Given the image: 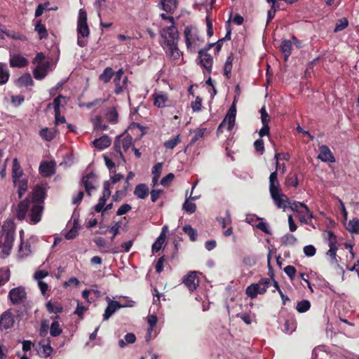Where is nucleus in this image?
Here are the masks:
<instances>
[{"label": "nucleus", "instance_id": "obj_41", "mask_svg": "<svg viewBox=\"0 0 359 359\" xmlns=\"http://www.w3.org/2000/svg\"><path fill=\"white\" fill-rule=\"evenodd\" d=\"M46 309L49 313H61L63 311V307L60 304L55 305L51 302H48L46 304Z\"/></svg>", "mask_w": 359, "mask_h": 359}, {"label": "nucleus", "instance_id": "obj_54", "mask_svg": "<svg viewBox=\"0 0 359 359\" xmlns=\"http://www.w3.org/2000/svg\"><path fill=\"white\" fill-rule=\"evenodd\" d=\"M35 30L38 32L40 39L46 38L47 36V31L44 25L37 24Z\"/></svg>", "mask_w": 359, "mask_h": 359}, {"label": "nucleus", "instance_id": "obj_38", "mask_svg": "<svg viewBox=\"0 0 359 359\" xmlns=\"http://www.w3.org/2000/svg\"><path fill=\"white\" fill-rule=\"evenodd\" d=\"M136 340V337L133 333H128L125 336V341L120 339L118 341V346L121 348L124 347L126 344H133Z\"/></svg>", "mask_w": 359, "mask_h": 359}, {"label": "nucleus", "instance_id": "obj_25", "mask_svg": "<svg viewBox=\"0 0 359 359\" xmlns=\"http://www.w3.org/2000/svg\"><path fill=\"white\" fill-rule=\"evenodd\" d=\"M134 194L139 198H145L149 194V189L144 184H140L136 186Z\"/></svg>", "mask_w": 359, "mask_h": 359}, {"label": "nucleus", "instance_id": "obj_3", "mask_svg": "<svg viewBox=\"0 0 359 359\" xmlns=\"http://www.w3.org/2000/svg\"><path fill=\"white\" fill-rule=\"evenodd\" d=\"M269 192L271 198L278 208L285 210L288 208L290 201L288 197L282 192L278 180V172L274 171L269 176Z\"/></svg>", "mask_w": 359, "mask_h": 359}, {"label": "nucleus", "instance_id": "obj_10", "mask_svg": "<svg viewBox=\"0 0 359 359\" xmlns=\"http://www.w3.org/2000/svg\"><path fill=\"white\" fill-rule=\"evenodd\" d=\"M325 238L326 239L330 247V249L327 252V255L330 257L332 259L336 261L337 251V248L336 246L337 237L332 231H327L326 236H325Z\"/></svg>", "mask_w": 359, "mask_h": 359}, {"label": "nucleus", "instance_id": "obj_23", "mask_svg": "<svg viewBox=\"0 0 359 359\" xmlns=\"http://www.w3.org/2000/svg\"><path fill=\"white\" fill-rule=\"evenodd\" d=\"M93 145L100 150L108 147L111 144V140L107 135H103L101 137L93 141Z\"/></svg>", "mask_w": 359, "mask_h": 359}, {"label": "nucleus", "instance_id": "obj_61", "mask_svg": "<svg viewBox=\"0 0 359 359\" xmlns=\"http://www.w3.org/2000/svg\"><path fill=\"white\" fill-rule=\"evenodd\" d=\"M219 223L222 225V228H225L231 222V219L229 212H226V217L224 218L218 219Z\"/></svg>", "mask_w": 359, "mask_h": 359}, {"label": "nucleus", "instance_id": "obj_47", "mask_svg": "<svg viewBox=\"0 0 359 359\" xmlns=\"http://www.w3.org/2000/svg\"><path fill=\"white\" fill-rule=\"evenodd\" d=\"M183 210L187 213L192 214L196 210V205L195 203L189 202V199H186L183 204Z\"/></svg>", "mask_w": 359, "mask_h": 359}, {"label": "nucleus", "instance_id": "obj_15", "mask_svg": "<svg viewBox=\"0 0 359 359\" xmlns=\"http://www.w3.org/2000/svg\"><path fill=\"white\" fill-rule=\"evenodd\" d=\"M107 300L108 305L103 315L104 320H108L116 311L117 309L123 307L118 302L113 301L109 297L107 298Z\"/></svg>", "mask_w": 359, "mask_h": 359}, {"label": "nucleus", "instance_id": "obj_64", "mask_svg": "<svg viewBox=\"0 0 359 359\" xmlns=\"http://www.w3.org/2000/svg\"><path fill=\"white\" fill-rule=\"evenodd\" d=\"M254 147H255L256 151H257L259 152H263L264 149L263 140L261 138L257 140L254 142Z\"/></svg>", "mask_w": 359, "mask_h": 359}, {"label": "nucleus", "instance_id": "obj_14", "mask_svg": "<svg viewBox=\"0 0 359 359\" xmlns=\"http://www.w3.org/2000/svg\"><path fill=\"white\" fill-rule=\"evenodd\" d=\"M22 179H25V173L18 162V158H15L13 160V165H12V180H13V182H18V180H20Z\"/></svg>", "mask_w": 359, "mask_h": 359}, {"label": "nucleus", "instance_id": "obj_13", "mask_svg": "<svg viewBox=\"0 0 359 359\" xmlns=\"http://www.w3.org/2000/svg\"><path fill=\"white\" fill-rule=\"evenodd\" d=\"M86 191L90 196L91 191L95 189V184L97 183V177L93 172L84 176L82 180Z\"/></svg>", "mask_w": 359, "mask_h": 359}, {"label": "nucleus", "instance_id": "obj_40", "mask_svg": "<svg viewBox=\"0 0 359 359\" xmlns=\"http://www.w3.org/2000/svg\"><path fill=\"white\" fill-rule=\"evenodd\" d=\"M31 252V245L29 243H21L19 248V255L20 257H27Z\"/></svg>", "mask_w": 359, "mask_h": 359}, {"label": "nucleus", "instance_id": "obj_4", "mask_svg": "<svg viewBox=\"0 0 359 359\" xmlns=\"http://www.w3.org/2000/svg\"><path fill=\"white\" fill-rule=\"evenodd\" d=\"M77 44L81 47L87 45V39L90 34V29L87 22V13L83 8L79 11L77 19Z\"/></svg>", "mask_w": 359, "mask_h": 359}, {"label": "nucleus", "instance_id": "obj_62", "mask_svg": "<svg viewBox=\"0 0 359 359\" xmlns=\"http://www.w3.org/2000/svg\"><path fill=\"white\" fill-rule=\"evenodd\" d=\"M42 353L44 357L47 358L50 356L53 352V348L50 346V344L42 345Z\"/></svg>", "mask_w": 359, "mask_h": 359}, {"label": "nucleus", "instance_id": "obj_29", "mask_svg": "<svg viewBox=\"0 0 359 359\" xmlns=\"http://www.w3.org/2000/svg\"><path fill=\"white\" fill-rule=\"evenodd\" d=\"M154 97V105L158 107H163L165 105V102L168 100L166 95L162 92L159 93H155Z\"/></svg>", "mask_w": 359, "mask_h": 359}, {"label": "nucleus", "instance_id": "obj_49", "mask_svg": "<svg viewBox=\"0 0 359 359\" xmlns=\"http://www.w3.org/2000/svg\"><path fill=\"white\" fill-rule=\"evenodd\" d=\"M348 25V20L345 18H342L338 20L334 28V32H339L344 29Z\"/></svg>", "mask_w": 359, "mask_h": 359}, {"label": "nucleus", "instance_id": "obj_57", "mask_svg": "<svg viewBox=\"0 0 359 359\" xmlns=\"http://www.w3.org/2000/svg\"><path fill=\"white\" fill-rule=\"evenodd\" d=\"M48 273L46 271L40 270L37 271L34 274V278L36 281L43 280L44 278L48 276Z\"/></svg>", "mask_w": 359, "mask_h": 359}, {"label": "nucleus", "instance_id": "obj_39", "mask_svg": "<svg viewBox=\"0 0 359 359\" xmlns=\"http://www.w3.org/2000/svg\"><path fill=\"white\" fill-rule=\"evenodd\" d=\"M297 240L292 234H285L281 238V242L285 245H293L297 243Z\"/></svg>", "mask_w": 359, "mask_h": 359}, {"label": "nucleus", "instance_id": "obj_63", "mask_svg": "<svg viewBox=\"0 0 359 359\" xmlns=\"http://www.w3.org/2000/svg\"><path fill=\"white\" fill-rule=\"evenodd\" d=\"M202 100L199 97L196 98V100L191 103L192 109L194 111H198L201 108Z\"/></svg>", "mask_w": 359, "mask_h": 359}, {"label": "nucleus", "instance_id": "obj_19", "mask_svg": "<svg viewBox=\"0 0 359 359\" xmlns=\"http://www.w3.org/2000/svg\"><path fill=\"white\" fill-rule=\"evenodd\" d=\"M320 153L318 158L323 162H334V157L329 147L326 145H322L319 147Z\"/></svg>", "mask_w": 359, "mask_h": 359}, {"label": "nucleus", "instance_id": "obj_51", "mask_svg": "<svg viewBox=\"0 0 359 359\" xmlns=\"http://www.w3.org/2000/svg\"><path fill=\"white\" fill-rule=\"evenodd\" d=\"M180 142V135H177L175 137L171 139V140H169L168 141H166L165 143H164V146L167 148V149H172L174 147H175L177 146V144Z\"/></svg>", "mask_w": 359, "mask_h": 359}, {"label": "nucleus", "instance_id": "obj_55", "mask_svg": "<svg viewBox=\"0 0 359 359\" xmlns=\"http://www.w3.org/2000/svg\"><path fill=\"white\" fill-rule=\"evenodd\" d=\"M304 253L308 257H313L316 252L315 247L312 245H306L304 248Z\"/></svg>", "mask_w": 359, "mask_h": 359}, {"label": "nucleus", "instance_id": "obj_18", "mask_svg": "<svg viewBox=\"0 0 359 359\" xmlns=\"http://www.w3.org/2000/svg\"><path fill=\"white\" fill-rule=\"evenodd\" d=\"M292 210L299 212L302 214H309V218H313V213L310 212L308 206L301 202H290L289 206Z\"/></svg>", "mask_w": 359, "mask_h": 359}, {"label": "nucleus", "instance_id": "obj_22", "mask_svg": "<svg viewBox=\"0 0 359 359\" xmlns=\"http://www.w3.org/2000/svg\"><path fill=\"white\" fill-rule=\"evenodd\" d=\"M14 320L11 312L6 311L0 318V327L4 329H8L13 325Z\"/></svg>", "mask_w": 359, "mask_h": 359}, {"label": "nucleus", "instance_id": "obj_7", "mask_svg": "<svg viewBox=\"0 0 359 359\" xmlns=\"http://www.w3.org/2000/svg\"><path fill=\"white\" fill-rule=\"evenodd\" d=\"M133 140L130 135H119L116 138L114 143V147L116 151L119 154L120 157L122 158L124 163L126 162V160L123 157L122 151H121V148L122 147L124 151H127L131 147H133Z\"/></svg>", "mask_w": 359, "mask_h": 359}, {"label": "nucleus", "instance_id": "obj_17", "mask_svg": "<svg viewBox=\"0 0 359 359\" xmlns=\"http://www.w3.org/2000/svg\"><path fill=\"white\" fill-rule=\"evenodd\" d=\"M28 65V60L19 54L11 55L10 66L11 67L22 68Z\"/></svg>", "mask_w": 359, "mask_h": 359}, {"label": "nucleus", "instance_id": "obj_56", "mask_svg": "<svg viewBox=\"0 0 359 359\" xmlns=\"http://www.w3.org/2000/svg\"><path fill=\"white\" fill-rule=\"evenodd\" d=\"M284 271L290 278V279H293L297 271L294 266L288 265L284 268Z\"/></svg>", "mask_w": 359, "mask_h": 359}, {"label": "nucleus", "instance_id": "obj_36", "mask_svg": "<svg viewBox=\"0 0 359 359\" xmlns=\"http://www.w3.org/2000/svg\"><path fill=\"white\" fill-rule=\"evenodd\" d=\"M346 229L348 231L352 233H358L359 232V219H353L348 222L347 224Z\"/></svg>", "mask_w": 359, "mask_h": 359}, {"label": "nucleus", "instance_id": "obj_12", "mask_svg": "<svg viewBox=\"0 0 359 359\" xmlns=\"http://www.w3.org/2000/svg\"><path fill=\"white\" fill-rule=\"evenodd\" d=\"M183 283L190 291L196 290L199 285V278L196 271H191L183 279Z\"/></svg>", "mask_w": 359, "mask_h": 359}, {"label": "nucleus", "instance_id": "obj_58", "mask_svg": "<svg viewBox=\"0 0 359 359\" xmlns=\"http://www.w3.org/2000/svg\"><path fill=\"white\" fill-rule=\"evenodd\" d=\"M172 173L168 174L165 177H163L161 180V184L165 187L168 186L174 179Z\"/></svg>", "mask_w": 359, "mask_h": 359}, {"label": "nucleus", "instance_id": "obj_21", "mask_svg": "<svg viewBox=\"0 0 359 359\" xmlns=\"http://www.w3.org/2000/svg\"><path fill=\"white\" fill-rule=\"evenodd\" d=\"M49 66V62H45V63L38 65L33 72L34 78L39 80L45 78Z\"/></svg>", "mask_w": 359, "mask_h": 359}, {"label": "nucleus", "instance_id": "obj_2", "mask_svg": "<svg viewBox=\"0 0 359 359\" xmlns=\"http://www.w3.org/2000/svg\"><path fill=\"white\" fill-rule=\"evenodd\" d=\"M29 209H30L29 215L30 223L35 224L39 222L41 219L43 206L39 203H31L28 198H25L18 205L16 210L17 218L19 220H23Z\"/></svg>", "mask_w": 359, "mask_h": 359}, {"label": "nucleus", "instance_id": "obj_48", "mask_svg": "<svg viewBox=\"0 0 359 359\" xmlns=\"http://www.w3.org/2000/svg\"><path fill=\"white\" fill-rule=\"evenodd\" d=\"M10 278V271L8 269L0 270V286L4 285Z\"/></svg>", "mask_w": 359, "mask_h": 359}, {"label": "nucleus", "instance_id": "obj_6", "mask_svg": "<svg viewBox=\"0 0 359 359\" xmlns=\"http://www.w3.org/2000/svg\"><path fill=\"white\" fill-rule=\"evenodd\" d=\"M271 284V280L267 278L260 279L259 283H253L246 288V294L251 299L255 298L258 294L266 292L267 288Z\"/></svg>", "mask_w": 359, "mask_h": 359}, {"label": "nucleus", "instance_id": "obj_9", "mask_svg": "<svg viewBox=\"0 0 359 359\" xmlns=\"http://www.w3.org/2000/svg\"><path fill=\"white\" fill-rule=\"evenodd\" d=\"M8 297L13 305L23 304L27 299L25 288L22 286L10 290Z\"/></svg>", "mask_w": 359, "mask_h": 359}, {"label": "nucleus", "instance_id": "obj_28", "mask_svg": "<svg viewBox=\"0 0 359 359\" xmlns=\"http://www.w3.org/2000/svg\"><path fill=\"white\" fill-rule=\"evenodd\" d=\"M177 0H161L163 10L168 13L173 12L177 8Z\"/></svg>", "mask_w": 359, "mask_h": 359}, {"label": "nucleus", "instance_id": "obj_8", "mask_svg": "<svg viewBox=\"0 0 359 359\" xmlns=\"http://www.w3.org/2000/svg\"><path fill=\"white\" fill-rule=\"evenodd\" d=\"M236 110L235 107V103L233 102L230 107V109L228 111V113L224 118V119L222 121V122L220 123L217 128L218 133H222V129L223 128H226V129L230 131L233 128L235 124L236 121Z\"/></svg>", "mask_w": 359, "mask_h": 359}, {"label": "nucleus", "instance_id": "obj_30", "mask_svg": "<svg viewBox=\"0 0 359 359\" xmlns=\"http://www.w3.org/2000/svg\"><path fill=\"white\" fill-rule=\"evenodd\" d=\"M40 172L45 176H50L53 172V166L51 163L43 162L39 166Z\"/></svg>", "mask_w": 359, "mask_h": 359}, {"label": "nucleus", "instance_id": "obj_59", "mask_svg": "<svg viewBox=\"0 0 359 359\" xmlns=\"http://www.w3.org/2000/svg\"><path fill=\"white\" fill-rule=\"evenodd\" d=\"M131 206L129 204H123L122 205L116 212V215L118 216L123 215L127 213L129 210H130Z\"/></svg>", "mask_w": 359, "mask_h": 359}, {"label": "nucleus", "instance_id": "obj_52", "mask_svg": "<svg viewBox=\"0 0 359 359\" xmlns=\"http://www.w3.org/2000/svg\"><path fill=\"white\" fill-rule=\"evenodd\" d=\"M106 118L111 123H116L118 119V114L115 109H111L106 114Z\"/></svg>", "mask_w": 359, "mask_h": 359}, {"label": "nucleus", "instance_id": "obj_34", "mask_svg": "<svg viewBox=\"0 0 359 359\" xmlns=\"http://www.w3.org/2000/svg\"><path fill=\"white\" fill-rule=\"evenodd\" d=\"M296 330V323L292 319H287L283 325V331L287 334H291Z\"/></svg>", "mask_w": 359, "mask_h": 359}, {"label": "nucleus", "instance_id": "obj_1", "mask_svg": "<svg viewBox=\"0 0 359 359\" xmlns=\"http://www.w3.org/2000/svg\"><path fill=\"white\" fill-rule=\"evenodd\" d=\"M164 20H169L170 25L164 27L161 35L164 39L163 48L169 57L173 60H178L182 55V52L178 48L179 35L177 28L175 26V20L172 17L167 16L165 14H161Z\"/></svg>", "mask_w": 359, "mask_h": 359}, {"label": "nucleus", "instance_id": "obj_5", "mask_svg": "<svg viewBox=\"0 0 359 359\" xmlns=\"http://www.w3.org/2000/svg\"><path fill=\"white\" fill-rule=\"evenodd\" d=\"M4 233L1 234L0 237V249L1 250V256L4 258L8 256L10 253V251L13 247V243L14 241V231L13 230H4V226H3Z\"/></svg>", "mask_w": 359, "mask_h": 359}, {"label": "nucleus", "instance_id": "obj_20", "mask_svg": "<svg viewBox=\"0 0 359 359\" xmlns=\"http://www.w3.org/2000/svg\"><path fill=\"white\" fill-rule=\"evenodd\" d=\"M292 43H295L297 45V46H299V44L298 43V41H297V38L294 37V36L292 37V41L291 40H284L282 42L280 48H281L282 52L283 53V54L285 55V60H287V57L291 54Z\"/></svg>", "mask_w": 359, "mask_h": 359}, {"label": "nucleus", "instance_id": "obj_60", "mask_svg": "<svg viewBox=\"0 0 359 359\" xmlns=\"http://www.w3.org/2000/svg\"><path fill=\"white\" fill-rule=\"evenodd\" d=\"M60 99H64V97L59 95L53 100L52 104L53 105L55 113H58L60 111Z\"/></svg>", "mask_w": 359, "mask_h": 359}, {"label": "nucleus", "instance_id": "obj_53", "mask_svg": "<svg viewBox=\"0 0 359 359\" xmlns=\"http://www.w3.org/2000/svg\"><path fill=\"white\" fill-rule=\"evenodd\" d=\"M49 328V322L47 320H43L41 321V328L39 331V334L41 337H45Z\"/></svg>", "mask_w": 359, "mask_h": 359}, {"label": "nucleus", "instance_id": "obj_35", "mask_svg": "<svg viewBox=\"0 0 359 359\" xmlns=\"http://www.w3.org/2000/svg\"><path fill=\"white\" fill-rule=\"evenodd\" d=\"M127 81H128V79L126 76L117 81H116V79H114V82L116 86L114 92L116 94H120L123 91V88H126Z\"/></svg>", "mask_w": 359, "mask_h": 359}, {"label": "nucleus", "instance_id": "obj_33", "mask_svg": "<svg viewBox=\"0 0 359 359\" xmlns=\"http://www.w3.org/2000/svg\"><path fill=\"white\" fill-rule=\"evenodd\" d=\"M165 241V236L163 233H161L157 238L154 243L152 245V251L156 252L160 250L164 244Z\"/></svg>", "mask_w": 359, "mask_h": 359}, {"label": "nucleus", "instance_id": "obj_50", "mask_svg": "<svg viewBox=\"0 0 359 359\" xmlns=\"http://www.w3.org/2000/svg\"><path fill=\"white\" fill-rule=\"evenodd\" d=\"M285 184L289 187H297L298 186V179L295 175H289L285 180Z\"/></svg>", "mask_w": 359, "mask_h": 359}, {"label": "nucleus", "instance_id": "obj_32", "mask_svg": "<svg viewBox=\"0 0 359 359\" xmlns=\"http://www.w3.org/2000/svg\"><path fill=\"white\" fill-rule=\"evenodd\" d=\"M233 60V57L232 55H229L224 66V74L228 79L231 76Z\"/></svg>", "mask_w": 359, "mask_h": 359}, {"label": "nucleus", "instance_id": "obj_43", "mask_svg": "<svg viewBox=\"0 0 359 359\" xmlns=\"http://www.w3.org/2000/svg\"><path fill=\"white\" fill-rule=\"evenodd\" d=\"M183 231H184L185 233H187L189 236L190 239L192 241H194L196 240L197 231L196 229H193L190 225H189V224L185 225L183 227Z\"/></svg>", "mask_w": 359, "mask_h": 359}, {"label": "nucleus", "instance_id": "obj_24", "mask_svg": "<svg viewBox=\"0 0 359 359\" xmlns=\"http://www.w3.org/2000/svg\"><path fill=\"white\" fill-rule=\"evenodd\" d=\"M15 187L18 188V194L19 198H22V196L27 192L28 189V180L27 179H22L18 182H13Z\"/></svg>", "mask_w": 359, "mask_h": 359}, {"label": "nucleus", "instance_id": "obj_46", "mask_svg": "<svg viewBox=\"0 0 359 359\" xmlns=\"http://www.w3.org/2000/svg\"><path fill=\"white\" fill-rule=\"evenodd\" d=\"M311 304L308 300H303L297 303L296 309L299 313H304L310 309Z\"/></svg>", "mask_w": 359, "mask_h": 359}, {"label": "nucleus", "instance_id": "obj_26", "mask_svg": "<svg viewBox=\"0 0 359 359\" xmlns=\"http://www.w3.org/2000/svg\"><path fill=\"white\" fill-rule=\"evenodd\" d=\"M18 87H27L33 84V80L29 74H25L15 81Z\"/></svg>", "mask_w": 359, "mask_h": 359}, {"label": "nucleus", "instance_id": "obj_42", "mask_svg": "<svg viewBox=\"0 0 359 359\" xmlns=\"http://www.w3.org/2000/svg\"><path fill=\"white\" fill-rule=\"evenodd\" d=\"M62 333V329L57 321H53L50 325V334L53 337H57Z\"/></svg>", "mask_w": 359, "mask_h": 359}, {"label": "nucleus", "instance_id": "obj_11", "mask_svg": "<svg viewBox=\"0 0 359 359\" xmlns=\"http://www.w3.org/2000/svg\"><path fill=\"white\" fill-rule=\"evenodd\" d=\"M198 60L200 61L201 66L210 74L212 72V67L213 65L212 57L205 50L198 51Z\"/></svg>", "mask_w": 359, "mask_h": 359}, {"label": "nucleus", "instance_id": "obj_45", "mask_svg": "<svg viewBox=\"0 0 359 359\" xmlns=\"http://www.w3.org/2000/svg\"><path fill=\"white\" fill-rule=\"evenodd\" d=\"M0 30L4 33L7 36L11 38V39H18V40H21V41H25L27 39H26V36L22 35V34H20L18 33H16V32H11V31H8V30H3L0 28Z\"/></svg>", "mask_w": 359, "mask_h": 359}, {"label": "nucleus", "instance_id": "obj_37", "mask_svg": "<svg viewBox=\"0 0 359 359\" xmlns=\"http://www.w3.org/2000/svg\"><path fill=\"white\" fill-rule=\"evenodd\" d=\"M40 136L46 141H51L55 137V132L49 130L47 128H43L39 132Z\"/></svg>", "mask_w": 359, "mask_h": 359}, {"label": "nucleus", "instance_id": "obj_16", "mask_svg": "<svg viewBox=\"0 0 359 359\" xmlns=\"http://www.w3.org/2000/svg\"><path fill=\"white\" fill-rule=\"evenodd\" d=\"M46 197L45 189L41 186H36L32 192V198L31 203H39L41 205L43 203V200Z\"/></svg>", "mask_w": 359, "mask_h": 359}, {"label": "nucleus", "instance_id": "obj_27", "mask_svg": "<svg viewBox=\"0 0 359 359\" xmlns=\"http://www.w3.org/2000/svg\"><path fill=\"white\" fill-rule=\"evenodd\" d=\"M10 77V72L6 65L0 63V85L6 83Z\"/></svg>", "mask_w": 359, "mask_h": 359}, {"label": "nucleus", "instance_id": "obj_31", "mask_svg": "<svg viewBox=\"0 0 359 359\" xmlns=\"http://www.w3.org/2000/svg\"><path fill=\"white\" fill-rule=\"evenodd\" d=\"M114 74V72L113 69L111 67H107L104 69V72L100 75L99 79L104 83H108L111 80Z\"/></svg>", "mask_w": 359, "mask_h": 359}, {"label": "nucleus", "instance_id": "obj_44", "mask_svg": "<svg viewBox=\"0 0 359 359\" xmlns=\"http://www.w3.org/2000/svg\"><path fill=\"white\" fill-rule=\"evenodd\" d=\"M111 196L110 191V182L109 181H105L103 184V192L102 196L100 197L102 200H104L105 202Z\"/></svg>", "mask_w": 359, "mask_h": 359}]
</instances>
